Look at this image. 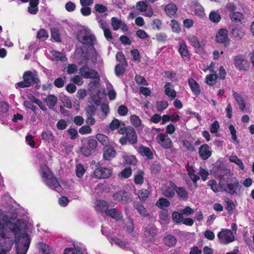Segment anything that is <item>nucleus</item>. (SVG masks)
<instances>
[{
	"label": "nucleus",
	"instance_id": "obj_50",
	"mask_svg": "<svg viewBox=\"0 0 254 254\" xmlns=\"http://www.w3.org/2000/svg\"><path fill=\"white\" fill-rule=\"evenodd\" d=\"M110 243H111L112 245L115 244V245H116L117 246L121 248H124L127 245V244L125 242L122 241L121 240L116 237L112 238L110 240Z\"/></svg>",
	"mask_w": 254,
	"mask_h": 254
},
{
	"label": "nucleus",
	"instance_id": "obj_36",
	"mask_svg": "<svg viewBox=\"0 0 254 254\" xmlns=\"http://www.w3.org/2000/svg\"><path fill=\"white\" fill-rule=\"evenodd\" d=\"M41 137L42 139L48 142H50L54 139V136L50 130L43 131Z\"/></svg>",
	"mask_w": 254,
	"mask_h": 254
},
{
	"label": "nucleus",
	"instance_id": "obj_45",
	"mask_svg": "<svg viewBox=\"0 0 254 254\" xmlns=\"http://www.w3.org/2000/svg\"><path fill=\"white\" fill-rule=\"evenodd\" d=\"M232 34L236 38L241 39L245 35L244 31L239 28H234L231 32Z\"/></svg>",
	"mask_w": 254,
	"mask_h": 254
},
{
	"label": "nucleus",
	"instance_id": "obj_51",
	"mask_svg": "<svg viewBox=\"0 0 254 254\" xmlns=\"http://www.w3.org/2000/svg\"><path fill=\"white\" fill-rule=\"evenodd\" d=\"M209 19L211 21L217 23L220 21L221 16L218 12L213 11L209 14Z\"/></svg>",
	"mask_w": 254,
	"mask_h": 254
},
{
	"label": "nucleus",
	"instance_id": "obj_38",
	"mask_svg": "<svg viewBox=\"0 0 254 254\" xmlns=\"http://www.w3.org/2000/svg\"><path fill=\"white\" fill-rule=\"evenodd\" d=\"M217 75L215 72V73L207 75L206 76V84L212 86L216 83V79L217 78Z\"/></svg>",
	"mask_w": 254,
	"mask_h": 254
},
{
	"label": "nucleus",
	"instance_id": "obj_6",
	"mask_svg": "<svg viewBox=\"0 0 254 254\" xmlns=\"http://www.w3.org/2000/svg\"><path fill=\"white\" fill-rule=\"evenodd\" d=\"M79 72L85 78L98 79L100 77L98 73L95 70L90 68L86 64L80 68Z\"/></svg>",
	"mask_w": 254,
	"mask_h": 254
},
{
	"label": "nucleus",
	"instance_id": "obj_9",
	"mask_svg": "<svg viewBox=\"0 0 254 254\" xmlns=\"http://www.w3.org/2000/svg\"><path fill=\"white\" fill-rule=\"evenodd\" d=\"M113 198L123 204H126L131 200V194L125 190H121L115 193Z\"/></svg>",
	"mask_w": 254,
	"mask_h": 254
},
{
	"label": "nucleus",
	"instance_id": "obj_7",
	"mask_svg": "<svg viewBox=\"0 0 254 254\" xmlns=\"http://www.w3.org/2000/svg\"><path fill=\"white\" fill-rule=\"evenodd\" d=\"M159 144L165 149H170L173 146V142L168 135L164 133H158L156 137Z\"/></svg>",
	"mask_w": 254,
	"mask_h": 254
},
{
	"label": "nucleus",
	"instance_id": "obj_46",
	"mask_svg": "<svg viewBox=\"0 0 254 254\" xmlns=\"http://www.w3.org/2000/svg\"><path fill=\"white\" fill-rule=\"evenodd\" d=\"M229 160L231 162H233L239 166L241 170L244 169L243 163L241 160L238 158L237 156H231L229 158Z\"/></svg>",
	"mask_w": 254,
	"mask_h": 254
},
{
	"label": "nucleus",
	"instance_id": "obj_37",
	"mask_svg": "<svg viewBox=\"0 0 254 254\" xmlns=\"http://www.w3.org/2000/svg\"><path fill=\"white\" fill-rule=\"evenodd\" d=\"M123 158L126 164L135 165L136 163V158L132 155H127L126 153H124Z\"/></svg>",
	"mask_w": 254,
	"mask_h": 254
},
{
	"label": "nucleus",
	"instance_id": "obj_52",
	"mask_svg": "<svg viewBox=\"0 0 254 254\" xmlns=\"http://www.w3.org/2000/svg\"><path fill=\"white\" fill-rule=\"evenodd\" d=\"M122 122L119 121L117 119H114L112 120V122L110 124L109 126V128L113 131L116 129H118L120 126H121V124Z\"/></svg>",
	"mask_w": 254,
	"mask_h": 254
},
{
	"label": "nucleus",
	"instance_id": "obj_29",
	"mask_svg": "<svg viewBox=\"0 0 254 254\" xmlns=\"http://www.w3.org/2000/svg\"><path fill=\"white\" fill-rule=\"evenodd\" d=\"M229 17L231 20L235 22H240L244 19L243 14L239 11L230 12Z\"/></svg>",
	"mask_w": 254,
	"mask_h": 254
},
{
	"label": "nucleus",
	"instance_id": "obj_34",
	"mask_svg": "<svg viewBox=\"0 0 254 254\" xmlns=\"http://www.w3.org/2000/svg\"><path fill=\"white\" fill-rule=\"evenodd\" d=\"M139 152L142 155L147 157L149 159L153 158V153L148 147L142 146L139 147Z\"/></svg>",
	"mask_w": 254,
	"mask_h": 254
},
{
	"label": "nucleus",
	"instance_id": "obj_23",
	"mask_svg": "<svg viewBox=\"0 0 254 254\" xmlns=\"http://www.w3.org/2000/svg\"><path fill=\"white\" fill-rule=\"evenodd\" d=\"M107 15V14H104L103 15H100L99 14H96L95 19L99 24L100 28H101L103 30L109 27L107 22L103 18L104 17L105 18Z\"/></svg>",
	"mask_w": 254,
	"mask_h": 254
},
{
	"label": "nucleus",
	"instance_id": "obj_22",
	"mask_svg": "<svg viewBox=\"0 0 254 254\" xmlns=\"http://www.w3.org/2000/svg\"><path fill=\"white\" fill-rule=\"evenodd\" d=\"M106 214L116 220H120L122 217L121 212L116 208L108 209L106 211Z\"/></svg>",
	"mask_w": 254,
	"mask_h": 254
},
{
	"label": "nucleus",
	"instance_id": "obj_40",
	"mask_svg": "<svg viewBox=\"0 0 254 254\" xmlns=\"http://www.w3.org/2000/svg\"><path fill=\"white\" fill-rule=\"evenodd\" d=\"M134 207L142 217L146 216L147 212L141 203L139 202L134 203Z\"/></svg>",
	"mask_w": 254,
	"mask_h": 254
},
{
	"label": "nucleus",
	"instance_id": "obj_55",
	"mask_svg": "<svg viewBox=\"0 0 254 254\" xmlns=\"http://www.w3.org/2000/svg\"><path fill=\"white\" fill-rule=\"evenodd\" d=\"M132 174V170L130 167L125 168L119 175L124 178H128Z\"/></svg>",
	"mask_w": 254,
	"mask_h": 254
},
{
	"label": "nucleus",
	"instance_id": "obj_1",
	"mask_svg": "<svg viewBox=\"0 0 254 254\" xmlns=\"http://www.w3.org/2000/svg\"><path fill=\"white\" fill-rule=\"evenodd\" d=\"M20 227L19 220L11 222L0 209V254H7L14 242L17 254H26L31 240L27 233H21Z\"/></svg>",
	"mask_w": 254,
	"mask_h": 254
},
{
	"label": "nucleus",
	"instance_id": "obj_4",
	"mask_svg": "<svg viewBox=\"0 0 254 254\" xmlns=\"http://www.w3.org/2000/svg\"><path fill=\"white\" fill-rule=\"evenodd\" d=\"M221 191H225L230 194H237V190L239 187V183L236 178H232L229 181L227 182V185L220 181Z\"/></svg>",
	"mask_w": 254,
	"mask_h": 254
},
{
	"label": "nucleus",
	"instance_id": "obj_63",
	"mask_svg": "<svg viewBox=\"0 0 254 254\" xmlns=\"http://www.w3.org/2000/svg\"><path fill=\"white\" fill-rule=\"evenodd\" d=\"M8 109V104L5 102L0 103V116H3L5 114Z\"/></svg>",
	"mask_w": 254,
	"mask_h": 254
},
{
	"label": "nucleus",
	"instance_id": "obj_42",
	"mask_svg": "<svg viewBox=\"0 0 254 254\" xmlns=\"http://www.w3.org/2000/svg\"><path fill=\"white\" fill-rule=\"evenodd\" d=\"M48 37V32L44 29H40L37 33V38L41 41H45Z\"/></svg>",
	"mask_w": 254,
	"mask_h": 254
},
{
	"label": "nucleus",
	"instance_id": "obj_15",
	"mask_svg": "<svg viewBox=\"0 0 254 254\" xmlns=\"http://www.w3.org/2000/svg\"><path fill=\"white\" fill-rule=\"evenodd\" d=\"M176 187L175 184L173 182H170L169 185L162 190L163 195L168 198L173 197L175 194Z\"/></svg>",
	"mask_w": 254,
	"mask_h": 254
},
{
	"label": "nucleus",
	"instance_id": "obj_58",
	"mask_svg": "<svg viewBox=\"0 0 254 254\" xmlns=\"http://www.w3.org/2000/svg\"><path fill=\"white\" fill-rule=\"evenodd\" d=\"M94 9L99 13H104L108 10L107 7L102 4H96L94 6Z\"/></svg>",
	"mask_w": 254,
	"mask_h": 254
},
{
	"label": "nucleus",
	"instance_id": "obj_12",
	"mask_svg": "<svg viewBox=\"0 0 254 254\" xmlns=\"http://www.w3.org/2000/svg\"><path fill=\"white\" fill-rule=\"evenodd\" d=\"M144 236L147 241H152L157 235L156 227L153 225L147 226L144 228Z\"/></svg>",
	"mask_w": 254,
	"mask_h": 254
},
{
	"label": "nucleus",
	"instance_id": "obj_14",
	"mask_svg": "<svg viewBox=\"0 0 254 254\" xmlns=\"http://www.w3.org/2000/svg\"><path fill=\"white\" fill-rule=\"evenodd\" d=\"M216 40L217 42L227 44L229 43L228 37V30L226 29H220L216 36Z\"/></svg>",
	"mask_w": 254,
	"mask_h": 254
},
{
	"label": "nucleus",
	"instance_id": "obj_17",
	"mask_svg": "<svg viewBox=\"0 0 254 254\" xmlns=\"http://www.w3.org/2000/svg\"><path fill=\"white\" fill-rule=\"evenodd\" d=\"M97 54L94 49L92 50L91 52L86 53L83 57L84 63L85 64H89L90 63L95 64L97 61Z\"/></svg>",
	"mask_w": 254,
	"mask_h": 254
},
{
	"label": "nucleus",
	"instance_id": "obj_60",
	"mask_svg": "<svg viewBox=\"0 0 254 254\" xmlns=\"http://www.w3.org/2000/svg\"><path fill=\"white\" fill-rule=\"evenodd\" d=\"M188 39L191 45L195 48H199L200 47L199 43L196 37L193 35H190L188 36Z\"/></svg>",
	"mask_w": 254,
	"mask_h": 254
},
{
	"label": "nucleus",
	"instance_id": "obj_5",
	"mask_svg": "<svg viewBox=\"0 0 254 254\" xmlns=\"http://www.w3.org/2000/svg\"><path fill=\"white\" fill-rule=\"evenodd\" d=\"M220 243L224 245L232 243L235 240V236L231 230L223 229L217 234Z\"/></svg>",
	"mask_w": 254,
	"mask_h": 254
},
{
	"label": "nucleus",
	"instance_id": "obj_24",
	"mask_svg": "<svg viewBox=\"0 0 254 254\" xmlns=\"http://www.w3.org/2000/svg\"><path fill=\"white\" fill-rule=\"evenodd\" d=\"M38 4L39 0H29V6L28 7V11L31 14H36L39 10Z\"/></svg>",
	"mask_w": 254,
	"mask_h": 254
},
{
	"label": "nucleus",
	"instance_id": "obj_47",
	"mask_svg": "<svg viewBox=\"0 0 254 254\" xmlns=\"http://www.w3.org/2000/svg\"><path fill=\"white\" fill-rule=\"evenodd\" d=\"M170 204L168 200L163 197L160 198L156 203V205L161 208L169 206Z\"/></svg>",
	"mask_w": 254,
	"mask_h": 254
},
{
	"label": "nucleus",
	"instance_id": "obj_13",
	"mask_svg": "<svg viewBox=\"0 0 254 254\" xmlns=\"http://www.w3.org/2000/svg\"><path fill=\"white\" fill-rule=\"evenodd\" d=\"M127 141L131 144H135L137 141V137L134 129L131 127H127L126 132Z\"/></svg>",
	"mask_w": 254,
	"mask_h": 254
},
{
	"label": "nucleus",
	"instance_id": "obj_19",
	"mask_svg": "<svg viewBox=\"0 0 254 254\" xmlns=\"http://www.w3.org/2000/svg\"><path fill=\"white\" fill-rule=\"evenodd\" d=\"M178 52L183 59H190L189 51L185 42H182L180 43Z\"/></svg>",
	"mask_w": 254,
	"mask_h": 254
},
{
	"label": "nucleus",
	"instance_id": "obj_18",
	"mask_svg": "<svg viewBox=\"0 0 254 254\" xmlns=\"http://www.w3.org/2000/svg\"><path fill=\"white\" fill-rule=\"evenodd\" d=\"M165 94L170 98L171 100L174 99L177 96L176 91L173 89L172 84L170 82H166L164 86Z\"/></svg>",
	"mask_w": 254,
	"mask_h": 254
},
{
	"label": "nucleus",
	"instance_id": "obj_33",
	"mask_svg": "<svg viewBox=\"0 0 254 254\" xmlns=\"http://www.w3.org/2000/svg\"><path fill=\"white\" fill-rule=\"evenodd\" d=\"M134 182L136 185H141L144 182V172L138 171L134 175Z\"/></svg>",
	"mask_w": 254,
	"mask_h": 254
},
{
	"label": "nucleus",
	"instance_id": "obj_3",
	"mask_svg": "<svg viewBox=\"0 0 254 254\" xmlns=\"http://www.w3.org/2000/svg\"><path fill=\"white\" fill-rule=\"evenodd\" d=\"M77 38L79 42L86 46H92L94 44L95 37L90 31L86 29L79 30L77 32Z\"/></svg>",
	"mask_w": 254,
	"mask_h": 254
},
{
	"label": "nucleus",
	"instance_id": "obj_54",
	"mask_svg": "<svg viewBox=\"0 0 254 254\" xmlns=\"http://www.w3.org/2000/svg\"><path fill=\"white\" fill-rule=\"evenodd\" d=\"M39 250L44 254H52L53 252H50L49 250V246L44 243H40L38 244Z\"/></svg>",
	"mask_w": 254,
	"mask_h": 254
},
{
	"label": "nucleus",
	"instance_id": "obj_48",
	"mask_svg": "<svg viewBox=\"0 0 254 254\" xmlns=\"http://www.w3.org/2000/svg\"><path fill=\"white\" fill-rule=\"evenodd\" d=\"M130 120L131 124L134 127H139L141 124V121L138 116L136 115H132L130 117Z\"/></svg>",
	"mask_w": 254,
	"mask_h": 254
},
{
	"label": "nucleus",
	"instance_id": "obj_35",
	"mask_svg": "<svg viewBox=\"0 0 254 254\" xmlns=\"http://www.w3.org/2000/svg\"><path fill=\"white\" fill-rule=\"evenodd\" d=\"M175 191L180 197L184 199H187L189 197L187 191L183 187H177L176 186Z\"/></svg>",
	"mask_w": 254,
	"mask_h": 254
},
{
	"label": "nucleus",
	"instance_id": "obj_39",
	"mask_svg": "<svg viewBox=\"0 0 254 254\" xmlns=\"http://www.w3.org/2000/svg\"><path fill=\"white\" fill-rule=\"evenodd\" d=\"M177 240L174 236L168 235L164 238V243L168 247L174 246Z\"/></svg>",
	"mask_w": 254,
	"mask_h": 254
},
{
	"label": "nucleus",
	"instance_id": "obj_32",
	"mask_svg": "<svg viewBox=\"0 0 254 254\" xmlns=\"http://www.w3.org/2000/svg\"><path fill=\"white\" fill-rule=\"evenodd\" d=\"M100 78L98 79H95L88 84V89L91 92H98L99 88Z\"/></svg>",
	"mask_w": 254,
	"mask_h": 254
},
{
	"label": "nucleus",
	"instance_id": "obj_2",
	"mask_svg": "<svg viewBox=\"0 0 254 254\" xmlns=\"http://www.w3.org/2000/svg\"><path fill=\"white\" fill-rule=\"evenodd\" d=\"M40 170L42 176L47 185L52 189L56 190H60L61 186L50 169L46 165H43L41 166Z\"/></svg>",
	"mask_w": 254,
	"mask_h": 254
},
{
	"label": "nucleus",
	"instance_id": "obj_56",
	"mask_svg": "<svg viewBox=\"0 0 254 254\" xmlns=\"http://www.w3.org/2000/svg\"><path fill=\"white\" fill-rule=\"evenodd\" d=\"M172 219L174 221L177 223L181 222L183 220V214L179 213L177 211H174L172 215Z\"/></svg>",
	"mask_w": 254,
	"mask_h": 254
},
{
	"label": "nucleus",
	"instance_id": "obj_31",
	"mask_svg": "<svg viewBox=\"0 0 254 254\" xmlns=\"http://www.w3.org/2000/svg\"><path fill=\"white\" fill-rule=\"evenodd\" d=\"M96 209L98 211L106 213V211L108 210V204L104 200H97L96 202Z\"/></svg>",
	"mask_w": 254,
	"mask_h": 254
},
{
	"label": "nucleus",
	"instance_id": "obj_59",
	"mask_svg": "<svg viewBox=\"0 0 254 254\" xmlns=\"http://www.w3.org/2000/svg\"><path fill=\"white\" fill-rule=\"evenodd\" d=\"M96 138L103 145H106L108 143V138L104 134L98 133L96 135Z\"/></svg>",
	"mask_w": 254,
	"mask_h": 254
},
{
	"label": "nucleus",
	"instance_id": "obj_30",
	"mask_svg": "<svg viewBox=\"0 0 254 254\" xmlns=\"http://www.w3.org/2000/svg\"><path fill=\"white\" fill-rule=\"evenodd\" d=\"M233 95H234V98H235V100L236 101V102H237V103L238 104V105L239 106L240 109L242 111H243L245 110V107H246L245 101H244V100L242 98V97L239 94H238L236 92H234Z\"/></svg>",
	"mask_w": 254,
	"mask_h": 254
},
{
	"label": "nucleus",
	"instance_id": "obj_43",
	"mask_svg": "<svg viewBox=\"0 0 254 254\" xmlns=\"http://www.w3.org/2000/svg\"><path fill=\"white\" fill-rule=\"evenodd\" d=\"M111 20L112 26L114 30H117L123 22L121 19H118L115 17H112Z\"/></svg>",
	"mask_w": 254,
	"mask_h": 254
},
{
	"label": "nucleus",
	"instance_id": "obj_41",
	"mask_svg": "<svg viewBox=\"0 0 254 254\" xmlns=\"http://www.w3.org/2000/svg\"><path fill=\"white\" fill-rule=\"evenodd\" d=\"M170 26L173 32L179 33L181 31V25L178 21L175 20H172L170 23Z\"/></svg>",
	"mask_w": 254,
	"mask_h": 254
},
{
	"label": "nucleus",
	"instance_id": "obj_16",
	"mask_svg": "<svg viewBox=\"0 0 254 254\" xmlns=\"http://www.w3.org/2000/svg\"><path fill=\"white\" fill-rule=\"evenodd\" d=\"M199 154L202 159L206 160L211 155L210 147L207 144L201 145L199 149Z\"/></svg>",
	"mask_w": 254,
	"mask_h": 254
},
{
	"label": "nucleus",
	"instance_id": "obj_10",
	"mask_svg": "<svg viewBox=\"0 0 254 254\" xmlns=\"http://www.w3.org/2000/svg\"><path fill=\"white\" fill-rule=\"evenodd\" d=\"M23 78L29 86L38 84L40 82L37 74L30 71H25L23 74Z\"/></svg>",
	"mask_w": 254,
	"mask_h": 254
},
{
	"label": "nucleus",
	"instance_id": "obj_53",
	"mask_svg": "<svg viewBox=\"0 0 254 254\" xmlns=\"http://www.w3.org/2000/svg\"><path fill=\"white\" fill-rule=\"evenodd\" d=\"M85 110L86 116L91 117L95 114L96 108L94 105H88Z\"/></svg>",
	"mask_w": 254,
	"mask_h": 254
},
{
	"label": "nucleus",
	"instance_id": "obj_28",
	"mask_svg": "<svg viewBox=\"0 0 254 254\" xmlns=\"http://www.w3.org/2000/svg\"><path fill=\"white\" fill-rule=\"evenodd\" d=\"M177 10V6L173 3H169L165 7V11L170 17H172L176 14Z\"/></svg>",
	"mask_w": 254,
	"mask_h": 254
},
{
	"label": "nucleus",
	"instance_id": "obj_26",
	"mask_svg": "<svg viewBox=\"0 0 254 254\" xmlns=\"http://www.w3.org/2000/svg\"><path fill=\"white\" fill-rule=\"evenodd\" d=\"M191 10L194 13L198 16H203L204 15V9L202 6L197 3H194L191 5Z\"/></svg>",
	"mask_w": 254,
	"mask_h": 254
},
{
	"label": "nucleus",
	"instance_id": "obj_64",
	"mask_svg": "<svg viewBox=\"0 0 254 254\" xmlns=\"http://www.w3.org/2000/svg\"><path fill=\"white\" fill-rule=\"evenodd\" d=\"M124 66L125 65H123L122 64H118L116 65L115 68V71L117 75L120 76L124 74L125 71Z\"/></svg>",
	"mask_w": 254,
	"mask_h": 254
},
{
	"label": "nucleus",
	"instance_id": "obj_61",
	"mask_svg": "<svg viewBox=\"0 0 254 254\" xmlns=\"http://www.w3.org/2000/svg\"><path fill=\"white\" fill-rule=\"evenodd\" d=\"M136 8L140 12H142L145 11L147 9L148 6L145 2L139 1L137 2L136 4Z\"/></svg>",
	"mask_w": 254,
	"mask_h": 254
},
{
	"label": "nucleus",
	"instance_id": "obj_62",
	"mask_svg": "<svg viewBox=\"0 0 254 254\" xmlns=\"http://www.w3.org/2000/svg\"><path fill=\"white\" fill-rule=\"evenodd\" d=\"M85 173V169L83 166L78 164L76 167V175L78 178H81Z\"/></svg>",
	"mask_w": 254,
	"mask_h": 254
},
{
	"label": "nucleus",
	"instance_id": "obj_21",
	"mask_svg": "<svg viewBox=\"0 0 254 254\" xmlns=\"http://www.w3.org/2000/svg\"><path fill=\"white\" fill-rule=\"evenodd\" d=\"M189 84L191 89L192 93L196 96H198L200 93V86L198 83L193 79L190 78L189 79Z\"/></svg>",
	"mask_w": 254,
	"mask_h": 254
},
{
	"label": "nucleus",
	"instance_id": "obj_25",
	"mask_svg": "<svg viewBox=\"0 0 254 254\" xmlns=\"http://www.w3.org/2000/svg\"><path fill=\"white\" fill-rule=\"evenodd\" d=\"M50 54L51 58L53 61H58L60 60L64 62L66 60L65 56L61 52L53 50L51 51Z\"/></svg>",
	"mask_w": 254,
	"mask_h": 254
},
{
	"label": "nucleus",
	"instance_id": "obj_27",
	"mask_svg": "<svg viewBox=\"0 0 254 254\" xmlns=\"http://www.w3.org/2000/svg\"><path fill=\"white\" fill-rule=\"evenodd\" d=\"M44 101L50 109H53L56 104L58 99L55 95H49L45 98Z\"/></svg>",
	"mask_w": 254,
	"mask_h": 254
},
{
	"label": "nucleus",
	"instance_id": "obj_11",
	"mask_svg": "<svg viewBox=\"0 0 254 254\" xmlns=\"http://www.w3.org/2000/svg\"><path fill=\"white\" fill-rule=\"evenodd\" d=\"M112 170L105 167H98L94 171V176L98 179H105L109 178L111 175Z\"/></svg>",
	"mask_w": 254,
	"mask_h": 254
},
{
	"label": "nucleus",
	"instance_id": "obj_44",
	"mask_svg": "<svg viewBox=\"0 0 254 254\" xmlns=\"http://www.w3.org/2000/svg\"><path fill=\"white\" fill-rule=\"evenodd\" d=\"M208 185L210 186L211 190L215 192L221 190L220 182L219 185H217L214 180H211L208 182Z\"/></svg>",
	"mask_w": 254,
	"mask_h": 254
},
{
	"label": "nucleus",
	"instance_id": "obj_57",
	"mask_svg": "<svg viewBox=\"0 0 254 254\" xmlns=\"http://www.w3.org/2000/svg\"><path fill=\"white\" fill-rule=\"evenodd\" d=\"M116 58L117 60L121 63L123 65L127 66V64L124 55L122 52H118L116 54Z\"/></svg>",
	"mask_w": 254,
	"mask_h": 254
},
{
	"label": "nucleus",
	"instance_id": "obj_49",
	"mask_svg": "<svg viewBox=\"0 0 254 254\" xmlns=\"http://www.w3.org/2000/svg\"><path fill=\"white\" fill-rule=\"evenodd\" d=\"M138 196L141 201H145L149 195L148 191L144 189H142L138 191Z\"/></svg>",
	"mask_w": 254,
	"mask_h": 254
},
{
	"label": "nucleus",
	"instance_id": "obj_20",
	"mask_svg": "<svg viewBox=\"0 0 254 254\" xmlns=\"http://www.w3.org/2000/svg\"><path fill=\"white\" fill-rule=\"evenodd\" d=\"M116 153L113 147H106L103 150V158L106 160H110L115 157Z\"/></svg>",
	"mask_w": 254,
	"mask_h": 254
},
{
	"label": "nucleus",
	"instance_id": "obj_8",
	"mask_svg": "<svg viewBox=\"0 0 254 254\" xmlns=\"http://www.w3.org/2000/svg\"><path fill=\"white\" fill-rule=\"evenodd\" d=\"M234 64L235 67L240 70H248L249 68V64L243 55L235 56Z\"/></svg>",
	"mask_w": 254,
	"mask_h": 254
}]
</instances>
